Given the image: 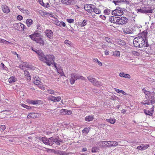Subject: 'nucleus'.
Segmentation results:
<instances>
[{"label":"nucleus","instance_id":"obj_1","mask_svg":"<svg viewBox=\"0 0 155 155\" xmlns=\"http://www.w3.org/2000/svg\"><path fill=\"white\" fill-rule=\"evenodd\" d=\"M55 57L53 55L47 54L46 55L45 60L44 63H46L48 66H50L52 64V62L54 60Z\"/></svg>","mask_w":155,"mask_h":155},{"label":"nucleus","instance_id":"obj_2","mask_svg":"<svg viewBox=\"0 0 155 155\" xmlns=\"http://www.w3.org/2000/svg\"><path fill=\"white\" fill-rule=\"evenodd\" d=\"M138 39L137 40L138 42L140 44V47L142 48L144 47H148L149 46V44L148 43V40L145 39H144L143 38L140 37H137Z\"/></svg>","mask_w":155,"mask_h":155},{"label":"nucleus","instance_id":"obj_3","mask_svg":"<svg viewBox=\"0 0 155 155\" xmlns=\"http://www.w3.org/2000/svg\"><path fill=\"white\" fill-rule=\"evenodd\" d=\"M137 12L144 14L152 13L153 12V9H151V8H149V7H144L142 8L137 9Z\"/></svg>","mask_w":155,"mask_h":155},{"label":"nucleus","instance_id":"obj_4","mask_svg":"<svg viewBox=\"0 0 155 155\" xmlns=\"http://www.w3.org/2000/svg\"><path fill=\"white\" fill-rule=\"evenodd\" d=\"M121 10V8L117 7L115 9L112 11L111 14L112 15L116 16H121L124 14V12Z\"/></svg>","mask_w":155,"mask_h":155},{"label":"nucleus","instance_id":"obj_5","mask_svg":"<svg viewBox=\"0 0 155 155\" xmlns=\"http://www.w3.org/2000/svg\"><path fill=\"white\" fill-rule=\"evenodd\" d=\"M117 24L122 25L126 24L128 19L124 17H117Z\"/></svg>","mask_w":155,"mask_h":155},{"label":"nucleus","instance_id":"obj_6","mask_svg":"<svg viewBox=\"0 0 155 155\" xmlns=\"http://www.w3.org/2000/svg\"><path fill=\"white\" fill-rule=\"evenodd\" d=\"M36 53L38 55L39 60L44 62L45 60L46 55H45L42 50H40L39 51H36Z\"/></svg>","mask_w":155,"mask_h":155},{"label":"nucleus","instance_id":"obj_7","mask_svg":"<svg viewBox=\"0 0 155 155\" xmlns=\"http://www.w3.org/2000/svg\"><path fill=\"white\" fill-rule=\"evenodd\" d=\"M88 80L91 82L94 86L98 87L100 85V82L96 81L95 78H93L91 76L88 77Z\"/></svg>","mask_w":155,"mask_h":155},{"label":"nucleus","instance_id":"obj_8","mask_svg":"<svg viewBox=\"0 0 155 155\" xmlns=\"http://www.w3.org/2000/svg\"><path fill=\"white\" fill-rule=\"evenodd\" d=\"M26 102L28 104L33 105H39L43 104V102L42 101L38 100H32L30 99H27L26 100Z\"/></svg>","mask_w":155,"mask_h":155},{"label":"nucleus","instance_id":"obj_9","mask_svg":"<svg viewBox=\"0 0 155 155\" xmlns=\"http://www.w3.org/2000/svg\"><path fill=\"white\" fill-rule=\"evenodd\" d=\"M61 2L62 4L67 5H74L76 3L75 0H61Z\"/></svg>","mask_w":155,"mask_h":155},{"label":"nucleus","instance_id":"obj_10","mask_svg":"<svg viewBox=\"0 0 155 155\" xmlns=\"http://www.w3.org/2000/svg\"><path fill=\"white\" fill-rule=\"evenodd\" d=\"M13 25L15 27H17V30H19V29L20 28V27H21V31H23L26 28L25 26L22 23H15L13 24Z\"/></svg>","mask_w":155,"mask_h":155},{"label":"nucleus","instance_id":"obj_11","mask_svg":"<svg viewBox=\"0 0 155 155\" xmlns=\"http://www.w3.org/2000/svg\"><path fill=\"white\" fill-rule=\"evenodd\" d=\"M45 33L47 37L50 39H52L53 38V33L51 30H47Z\"/></svg>","mask_w":155,"mask_h":155},{"label":"nucleus","instance_id":"obj_12","mask_svg":"<svg viewBox=\"0 0 155 155\" xmlns=\"http://www.w3.org/2000/svg\"><path fill=\"white\" fill-rule=\"evenodd\" d=\"M149 147L150 145L149 144L145 145L142 144L137 147V149L141 150H146Z\"/></svg>","mask_w":155,"mask_h":155},{"label":"nucleus","instance_id":"obj_13","mask_svg":"<svg viewBox=\"0 0 155 155\" xmlns=\"http://www.w3.org/2000/svg\"><path fill=\"white\" fill-rule=\"evenodd\" d=\"M60 114L61 115L68 114L70 115L72 112L70 110L66 109H61L60 110Z\"/></svg>","mask_w":155,"mask_h":155},{"label":"nucleus","instance_id":"obj_14","mask_svg":"<svg viewBox=\"0 0 155 155\" xmlns=\"http://www.w3.org/2000/svg\"><path fill=\"white\" fill-rule=\"evenodd\" d=\"M147 32L146 30L143 31L142 33L140 34V35L137 37H140L143 38L144 39H147Z\"/></svg>","mask_w":155,"mask_h":155},{"label":"nucleus","instance_id":"obj_15","mask_svg":"<svg viewBox=\"0 0 155 155\" xmlns=\"http://www.w3.org/2000/svg\"><path fill=\"white\" fill-rule=\"evenodd\" d=\"M71 77L74 78L76 80L80 79L84 80V78L83 77L80 76L79 75L75 73L71 74Z\"/></svg>","mask_w":155,"mask_h":155},{"label":"nucleus","instance_id":"obj_16","mask_svg":"<svg viewBox=\"0 0 155 155\" xmlns=\"http://www.w3.org/2000/svg\"><path fill=\"white\" fill-rule=\"evenodd\" d=\"M117 17L112 16L109 17V21L113 23H115L117 24Z\"/></svg>","mask_w":155,"mask_h":155},{"label":"nucleus","instance_id":"obj_17","mask_svg":"<svg viewBox=\"0 0 155 155\" xmlns=\"http://www.w3.org/2000/svg\"><path fill=\"white\" fill-rule=\"evenodd\" d=\"M116 41L118 45L121 46H124L126 44V42L124 40L120 39H117Z\"/></svg>","mask_w":155,"mask_h":155},{"label":"nucleus","instance_id":"obj_18","mask_svg":"<svg viewBox=\"0 0 155 155\" xmlns=\"http://www.w3.org/2000/svg\"><path fill=\"white\" fill-rule=\"evenodd\" d=\"M89 8V9H88V12H93L95 8V6L93 5L88 4V8Z\"/></svg>","mask_w":155,"mask_h":155},{"label":"nucleus","instance_id":"obj_19","mask_svg":"<svg viewBox=\"0 0 155 155\" xmlns=\"http://www.w3.org/2000/svg\"><path fill=\"white\" fill-rule=\"evenodd\" d=\"M42 37H40L39 38H36L35 41L37 43H38L40 45L42 44L43 45L44 44V42L43 40Z\"/></svg>","mask_w":155,"mask_h":155},{"label":"nucleus","instance_id":"obj_20","mask_svg":"<svg viewBox=\"0 0 155 155\" xmlns=\"http://www.w3.org/2000/svg\"><path fill=\"white\" fill-rule=\"evenodd\" d=\"M138 39L137 37L135 38L133 41V44L134 46L136 47L141 48L140 45V44L138 42V41L137 40Z\"/></svg>","mask_w":155,"mask_h":155},{"label":"nucleus","instance_id":"obj_21","mask_svg":"<svg viewBox=\"0 0 155 155\" xmlns=\"http://www.w3.org/2000/svg\"><path fill=\"white\" fill-rule=\"evenodd\" d=\"M17 8H18L21 12L25 14H26L27 15H28L30 14L28 10L27 9H25L23 8H22L20 6H17Z\"/></svg>","mask_w":155,"mask_h":155},{"label":"nucleus","instance_id":"obj_22","mask_svg":"<svg viewBox=\"0 0 155 155\" xmlns=\"http://www.w3.org/2000/svg\"><path fill=\"white\" fill-rule=\"evenodd\" d=\"M120 76L121 77L124 78H127L130 79V76L128 74H125L123 72H120L119 74Z\"/></svg>","mask_w":155,"mask_h":155},{"label":"nucleus","instance_id":"obj_23","mask_svg":"<svg viewBox=\"0 0 155 155\" xmlns=\"http://www.w3.org/2000/svg\"><path fill=\"white\" fill-rule=\"evenodd\" d=\"M2 8L3 12L5 13H8L10 12V10L7 6L4 5Z\"/></svg>","mask_w":155,"mask_h":155},{"label":"nucleus","instance_id":"obj_24","mask_svg":"<svg viewBox=\"0 0 155 155\" xmlns=\"http://www.w3.org/2000/svg\"><path fill=\"white\" fill-rule=\"evenodd\" d=\"M48 145L51 146L54 143H55V141L53 137H51L48 138Z\"/></svg>","mask_w":155,"mask_h":155},{"label":"nucleus","instance_id":"obj_25","mask_svg":"<svg viewBox=\"0 0 155 155\" xmlns=\"http://www.w3.org/2000/svg\"><path fill=\"white\" fill-rule=\"evenodd\" d=\"M29 114H31V115H29V117L33 118H38L39 116V114L37 113H29Z\"/></svg>","mask_w":155,"mask_h":155},{"label":"nucleus","instance_id":"obj_26","mask_svg":"<svg viewBox=\"0 0 155 155\" xmlns=\"http://www.w3.org/2000/svg\"><path fill=\"white\" fill-rule=\"evenodd\" d=\"M17 81V78L14 76H11L8 79V81L10 84H12Z\"/></svg>","mask_w":155,"mask_h":155},{"label":"nucleus","instance_id":"obj_27","mask_svg":"<svg viewBox=\"0 0 155 155\" xmlns=\"http://www.w3.org/2000/svg\"><path fill=\"white\" fill-rule=\"evenodd\" d=\"M58 67H59V68L57 69L58 72L60 74L61 76H64L65 77V75L64 74L63 69L61 68V66L60 65H58Z\"/></svg>","mask_w":155,"mask_h":155},{"label":"nucleus","instance_id":"obj_28","mask_svg":"<svg viewBox=\"0 0 155 155\" xmlns=\"http://www.w3.org/2000/svg\"><path fill=\"white\" fill-rule=\"evenodd\" d=\"M21 105L23 107L26 108V109L28 110H33L35 108V107L34 106H29L24 104H21Z\"/></svg>","mask_w":155,"mask_h":155},{"label":"nucleus","instance_id":"obj_29","mask_svg":"<svg viewBox=\"0 0 155 155\" xmlns=\"http://www.w3.org/2000/svg\"><path fill=\"white\" fill-rule=\"evenodd\" d=\"M53 138L54 139V140L55 141V143L58 145H60V143L58 142L59 140L60 139L59 137V136L55 135L54 136Z\"/></svg>","mask_w":155,"mask_h":155},{"label":"nucleus","instance_id":"obj_30","mask_svg":"<svg viewBox=\"0 0 155 155\" xmlns=\"http://www.w3.org/2000/svg\"><path fill=\"white\" fill-rule=\"evenodd\" d=\"M24 74L27 77V79L28 80L30 81L31 80V77L29 72L27 70H25L24 71Z\"/></svg>","mask_w":155,"mask_h":155},{"label":"nucleus","instance_id":"obj_31","mask_svg":"<svg viewBox=\"0 0 155 155\" xmlns=\"http://www.w3.org/2000/svg\"><path fill=\"white\" fill-rule=\"evenodd\" d=\"M26 23L28 27H29L33 24V21L31 19H28L26 20Z\"/></svg>","mask_w":155,"mask_h":155},{"label":"nucleus","instance_id":"obj_32","mask_svg":"<svg viewBox=\"0 0 155 155\" xmlns=\"http://www.w3.org/2000/svg\"><path fill=\"white\" fill-rule=\"evenodd\" d=\"M107 142L106 141H100L98 143V145L100 147H104L106 146L107 145Z\"/></svg>","mask_w":155,"mask_h":155},{"label":"nucleus","instance_id":"obj_33","mask_svg":"<svg viewBox=\"0 0 155 155\" xmlns=\"http://www.w3.org/2000/svg\"><path fill=\"white\" fill-rule=\"evenodd\" d=\"M41 140L43 143L45 145H48V139L45 137H41Z\"/></svg>","mask_w":155,"mask_h":155},{"label":"nucleus","instance_id":"obj_34","mask_svg":"<svg viewBox=\"0 0 155 155\" xmlns=\"http://www.w3.org/2000/svg\"><path fill=\"white\" fill-rule=\"evenodd\" d=\"M106 121L107 122L110 123L111 124H114L116 121V120L114 118H110L109 119H107Z\"/></svg>","mask_w":155,"mask_h":155},{"label":"nucleus","instance_id":"obj_35","mask_svg":"<svg viewBox=\"0 0 155 155\" xmlns=\"http://www.w3.org/2000/svg\"><path fill=\"white\" fill-rule=\"evenodd\" d=\"M38 12H39V14L41 16H43V17H45V15H47L48 14H49L48 13L45 12L42 10H40ZM45 17H46V16H45Z\"/></svg>","mask_w":155,"mask_h":155},{"label":"nucleus","instance_id":"obj_36","mask_svg":"<svg viewBox=\"0 0 155 155\" xmlns=\"http://www.w3.org/2000/svg\"><path fill=\"white\" fill-rule=\"evenodd\" d=\"M38 31H35L34 33H33V35L35 38L42 37V35L40 34V33L37 32Z\"/></svg>","mask_w":155,"mask_h":155},{"label":"nucleus","instance_id":"obj_37","mask_svg":"<svg viewBox=\"0 0 155 155\" xmlns=\"http://www.w3.org/2000/svg\"><path fill=\"white\" fill-rule=\"evenodd\" d=\"M147 92V93H145V94H144L145 95V98H146V99L149 100L151 97L150 93V91H148Z\"/></svg>","mask_w":155,"mask_h":155},{"label":"nucleus","instance_id":"obj_38","mask_svg":"<svg viewBox=\"0 0 155 155\" xmlns=\"http://www.w3.org/2000/svg\"><path fill=\"white\" fill-rule=\"evenodd\" d=\"M141 104L143 105L147 104L150 105V101L148 99H146V100L143 101L141 102Z\"/></svg>","mask_w":155,"mask_h":155},{"label":"nucleus","instance_id":"obj_39","mask_svg":"<svg viewBox=\"0 0 155 155\" xmlns=\"http://www.w3.org/2000/svg\"><path fill=\"white\" fill-rule=\"evenodd\" d=\"M149 100L150 101V105H153L155 103V97H151L150 98Z\"/></svg>","mask_w":155,"mask_h":155},{"label":"nucleus","instance_id":"obj_40","mask_svg":"<svg viewBox=\"0 0 155 155\" xmlns=\"http://www.w3.org/2000/svg\"><path fill=\"white\" fill-rule=\"evenodd\" d=\"M110 9L107 8L104 10V13L105 15H109L110 14Z\"/></svg>","mask_w":155,"mask_h":155},{"label":"nucleus","instance_id":"obj_41","mask_svg":"<svg viewBox=\"0 0 155 155\" xmlns=\"http://www.w3.org/2000/svg\"><path fill=\"white\" fill-rule=\"evenodd\" d=\"M99 150V149L97 147H93L92 148L91 151L93 153H95L97 152H98Z\"/></svg>","mask_w":155,"mask_h":155},{"label":"nucleus","instance_id":"obj_42","mask_svg":"<svg viewBox=\"0 0 155 155\" xmlns=\"http://www.w3.org/2000/svg\"><path fill=\"white\" fill-rule=\"evenodd\" d=\"M94 12L96 14H100L101 12V11L100 9L95 8L93 11V13Z\"/></svg>","mask_w":155,"mask_h":155},{"label":"nucleus","instance_id":"obj_43","mask_svg":"<svg viewBox=\"0 0 155 155\" xmlns=\"http://www.w3.org/2000/svg\"><path fill=\"white\" fill-rule=\"evenodd\" d=\"M0 67L2 68V69L3 70H5L6 71L8 70V68L3 63H1Z\"/></svg>","mask_w":155,"mask_h":155},{"label":"nucleus","instance_id":"obj_44","mask_svg":"<svg viewBox=\"0 0 155 155\" xmlns=\"http://www.w3.org/2000/svg\"><path fill=\"white\" fill-rule=\"evenodd\" d=\"M75 80H76L74 78L71 77L70 79V82L71 84H73L74 83Z\"/></svg>","mask_w":155,"mask_h":155},{"label":"nucleus","instance_id":"obj_45","mask_svg":"<svg viewBox=\"0 0 155 155\" xmlns=\"http://www.w3.org/2000/svg\"><path fill=\"white\" fill-rule=\"evenodd\" d=\"M64 43L67 44V46H71V41H69L68 40H66L64 42Z\"/></svg>","mask_w":155,"mask_h":155},{"label":"nucleus","instance_id":"obj_46","mask_svg":"<svg viewBox=\"0 0 155 155\" xmlns=\"http://www.w3.org/2000/svg\"><path fill=\"white\" fill-rule=\"evenodd\" d=\"M112 142V146H116L118 145L117 142L115 141H111Z\"/></svg>","mask_w":155,"mask_h":155},{"label":"nucleus","instance_id":"obj_47","mask_svg":"<svg viewBox=\"0 0 155 155\" xmlns=\"http://www.w3.org/2000/svg\"><path fill=\"white\" fill-rule=\"evenodd\" d=\"M87 20H84L80 24L81 27L84 26L87 24Z\"/></svg>","mask_w":155,"mask_h":155},{"label":"nucleus","instance_id":"obj_48","mask_svg":"<svg viewBox=\"0 0 155 155\" xmlns=\"http://www.w3.org/2000/svg\"><path fill=\"white\" fill-rule=\"evenodd\" d=\"M94 118V117L92 115L88 116V121H92Z\"/></svg>","mask_w":155,"mask_h":155},{"label":"nucleus","instance_id":"obj_49","mask_svg":"<svg viewBox=\"0 0 155 155\" xmlns=\"http://www.w3.org/2000/svg\"><path fill=\"white\" fill-rule=\"evenodd\" d=\"M104 40L108 43H111V40L108 37H105Z\"/></svg>","mask_w":155,"mask_h":155},{"label":"nucleus","instance_id":"obj_50","mask_svg":"<svg viewBox=\"0 0 155 155\" xmlns=\"http://www.w3.org/2000/svg\"><path fill=\"white\" fill-rule=\"evenodd\" d=\"M113 2L116 5H120L119 4L120 3V1L119 0H117V1H115V0H113Z\"/></svg>","mask_w":155,"mask_h":155},{"label":"nucleus","instance_id":"obj_51","mask_svg":"<svg viewBox=\"0 0 155 155\" xmlns=\"http://www.w3.org/2000/svg\"><path fill=\"white\" fill-rule=\"evenodd\" d=\"M107 145H106V147H112V142L111 141H107Z\"/></svg>","mask_w":155,"mask_h":155},{"label":"nucleus","instance_id":"obj_52","mask_svg":"<svg viewBox=\"0 0 155 155\" xmlns=\"http://www.w3.org/2000/svg\"><path fill=\"white\" fill-rule=\"evenodd\" d=\"M113 55L117 57L119 56L120 55V52L119 51H116L113 54Z\"/></svg>","mask_w":155,"mask_h":155},{"label":"nucleus","instance_id":"obj_53","mask_svg":"<svg viewBox=\"0 0 155 155\" xmlns=\"http://www.w3.org/2000/svg\"><path fill=\"white\" fill-rule=\"evenodd\" d=\"M132 54L134 55L138 56L140 55V53L138 52L135 51H133L132 52Z\"/></svg>","mask_w":155,"mask_h":155},{"label":"nucleus","instance_id":"obj_54","mask_svg":"<svg viewBox=\"0 0 155 155\" xmlns=\"http://www.w3.org/2000/svg\"><path fill=\"white\" fill-rule=\"evenodd\" d=\"M29 37L31 39L34 41L35 40L36 38H35L33 34L29 35Z\"/></svg>","mask_w":155,"mask_h":155},{"label":"nucleus","instance_id":"obj_55","mask_svg":"<svg viewBox=\"0 0 155 155\" xmlns=\"http://www.w3.org/2000/svg\"><path fill=\"white\" fill-rule=\"evenodd\" d=\"M55 19H56V20L55 21V24L58 26H60V22L58 21V19H57L56 18Z\"/></svg>","mask_w":155,"mask_h":155},{"label":"nucleus","instance_id":"obj_56","mask_svg":"<svg viewBox=\"0 0 155 155\" xmlns=\"http://www.w3.org/2000/svg\"><path fill=\"white\" fill-rule=\"evenodd\" d=\"M66 20L68 22L70 23H73L74 21V20L71 18L67 19Z\"/></svg>","mask_w":155,"mask_h":155},{"label":"nucleus","instance_id":"obj_57","mask_svg":"<svg viewBox=\"0 0 155 155\" xmlns=\"http://www.w3.org/2000/svg\"><path fill=\"white\" fill-rule=\"evenodd\" d=\"M49 99L52 101H53L54 102H56V98L55 97L51 96L49 97Z\"/></svg>","mask_w":155,"mask_h":155},{"label":"nucleus","instance_id":"obj_58","mask_svg":"<svg viewBox=\"0 0 155 155\" xmlns=\"http://www.w3.org/2000/svg\"><path fill=\"white\" fill-rule=\"evenodd\" d=\"M147 113H148V115L150 116H153V113H152V111L150 110H147Z\"/></svg>","mask_w":155,"mask_h":155},{"label":"nucleus","instance_id":"obj_59","mask_svg":"<svg viewBox=\"0 0 155 155\" xmlns=\"http://www.w3.org/2000/svg\"><path fill=\"white\" fill-rule=\"evenodd\" d=\"M17 19L21 21L23 19V17L21 15H18L17 17Z\"/></svg>","mask_w":155,"mask_h":155},{"label":"nucleus","instance_id":"obj_60","mask_svg":"<svg viewBox=\"0 0 155 155\" xmlns=\"http://www.w3.org/2000/svg\"><path fill=\"white\" fill-rule=\"evenodd\" d=\"M54 61H52V64L53 65H54V67L56 68V69H57L58 68H59V67H57L56 65V63L54 62Z\"/></svg>","mask_w":155,"mask_h":155},{"label":"nucleus","instance_id":"obj_61","mask_svg":"<svg viewBox=\"0 0 155 155\" xmlns=\"http://www.w3.org/2000/svg\"><path fill=\"white\" fill-rule=\"evenodd\" d=\"M127 31H124V32L127 34H132L133 33V31L132 30H129V31H127V30H126Z\"/></svg>","mask_w":155,"mask_h":155},{"label":"nucleus","instance_id":"obj_62","mask_svg":"<svg viewBox=\"0 0 155 155\" xmlns=\"http://www.w3.org/2000/svg\"><path fill=\"white\" fill-rule=\"evenodd\" d=\"M55 101H59L60 100H61V98L60 96L57 97H55Z\"/></svg>","mask_w":155,"mask_h":155},{"label":"nucleus","instance_id":"obj_63","mask_svg":"<svg viewBox=\"0 0 155 155\" xmlns=\"http://www.w3.org/2000/svg\"><path fill=\"white\" fill-rule=\"evenodd\" d=\"M100 18H101L102 19L105 20H106V17L104 15H101L99 16Z\"/></svg>","mask_w":155,"mask_h":155},{"label":"nucleus","instance_id":"obj_64","mask_svg":"<svg viewBox=\"0 0 155 155\" xmlns=\"http://www.w3.org/2000/svg\"><path fill=\"white\" fill-rule=\"evenodd\" d=\"M40 82L39 81L36 80L35 81H34V83L35 84L37 85H39Z\"/></svg>","mask_w":155,"mask_h":155}]
</instances>
